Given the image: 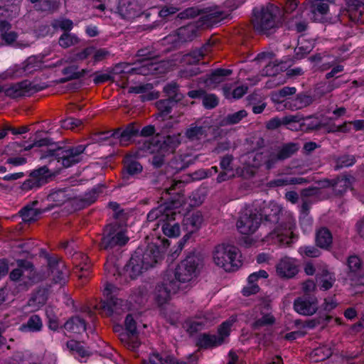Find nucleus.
<instances>
[{
	"label": "nucleus",
	"instance_id": "nucleus-1",
	"mask_svg": "<svg viewBox=\"0 0 364 364\" xmlns=\"http://www.w3.org/2000/svg\"><path fill=\"white\" fill-rule=\"evenodd\" d=\"M261 218V223L266 226L274 225L270 232L272 239H277L281 244L290 245L297 237L294 233L296 218L293 213L283 210L274 201H262L253 206Z\"/></svg>",
	"mask_w": 364,
	"mask_h": 364
},
{
	"label": "nucleus",
	"instance_id": "nucleus-2",
	"mask_svg": "<svg viewBox=\"0 0 364 364\" xmlns=\"http://www.w3.org/2000/svg\"><path fill=\"white\" fill-rule=\"evenodd\" d=\"M109 255L104 268L107 276H120L122 274L129 276L131 279H136L144 271L154 267L161 259V253L158 246H148L144 251L136 249L132 255L129 262L121 269L119 264V255Z\"/></svg>",
	"mask_w": 364,
	"mask_h": 364
},
{
	"label": "nucleus",
	"instance_id": "nucleus-3",
	"mask_svg": "<svg viewBox=\"0 0 364 364\" xmlns=\"http://www.w3.org/2000/svg\"><path fill=\"white\" fill-rule=\"evenodd\" d=\"M203 266L202 255L196 250L188 252L185 258L176 267L175 269H168V276L172 277L179 284L191 282L196 277Z\"/></svg>",
	"mask_w": 364,
	"mask_h": 364
},
{
	"label": "nucleus",
	"instance_id": "nucleus-4",
	"mask_svg": "<svg viewBox=\"0 0 364 364\" xmlns=\"http://www.w3.org/2000/svg\"><path fill=\"white\" fill-rule=\"evenodd\" d=\"M279 8L272 3H268L260 9L255 7L252 9V24L254 28L263 33L274 32L278 27L277 16Z\"/></svg>",
	"mask_w": 364,
	"mask_h": 364
},
{
	"label": "nucleus",
	"instance_id": "nucleus-5",
	"mask_svg": "<svg viewBox=\"0 0 364 364\" xmlns=\"http://www.w3.org/2000/svg\"><path fill=\"white\" fill-rule=\"evenodd\" d=\"M129 238L125 232L117 223H111L103 229L102 235L99 242V248L107 252L117 251L125 246Z\"/></svg>",
	"mask_w": 364,
	"mask_h": 364
},
{
	"label": "nucleus",
	"instance_id": "nucleus-6",
	"mask_svg": "<svg viewBox=\"0 0 364 364\" xmlns=\"http://www.w3.org/2000/svg\"><path fill=\"white\" fill-rule=\"evenodd\" d=\"M87 146L80 144L75 146L48 149L43 157L51 158L60 163L64 168H70L82 159V154Z\"/></svg>",
	"mask_w": 364,
	"mask_h": 364
},
{
	"label": "nucleus",
	"instance_id": "nucleus-7",
	"mask_svg": "<svg viewBox=\"0 0 364 364\" xmlns=\"http://www.w3.org/2000/svg\"><path fill=\"white\" fill-rule=\"evenodd\" d=\"M238 249L233 245H219L213 252L215 264L225 272H235L241 266V260L237 259Z\"/></svg>",
	"mask_w": 364,
	"mask_h": 364
},
{
	"label": "nucleus",
	"instance_id": "nucleus-8",
	"mask_svg": "<svg viewBox=\"0 0 364 364\" xmlns=\"http://www.w3.org/2000/svg\"><path fill=\"white\" fill-rule=\"evenodd\" d=\"M53 176L47 166H40L30 172L29 178L21 185L20 188L24 192L38 190L49 183Z\"/></svg>",
	"mask_w": 364,
	"mask_h": 364
},
{
	"label": "nucleus",
	"instance_id": "nucleus-9",
	"mask_svg": "<svg viewBox=\"0 0 364 364\" xmlns=\"http://www.w3.org/2000/svg\"><path fill=\"white\" fill-rule=\"evenodd\" d=\"M180 289L181 284H179L172 277L168 276V273L165 272L162 282L157 284L156 287V302L159 306H162L166 304L171 299V294L177 293Z\"/></svg>",
	"mask_w": 364,
	"mask_h": 364
},
{
	"label": "nucleus",
	"instance_id": "nucleus-10",
	"mask_svg": "<svg viewBox=\"0 0 364 364\" xmlns=\"http://www.w3.org/2000/svg\"><path fill=\"white\" fill-rule=\"evenodd\" d=\"M102 135H106L102 139L109 140V144L113 143L111 140H118L120 146H126L134 138L139 136V128L134 123H129L124 129L117 128L113 131L103 133Z\"/></svg>",
	"mask_w": 364,
	"mask_h": 364
},
{
	"label": "nucleus",
	"instance_id": "nucleus-11",
	"mask_svg": "<svg viewBox=\"0 0 364 364\" xmlns=\"http://www.w3.org/2000/svg\"><path fill=\"white\" fill-rule=\"evenodd\" d=\"M207 46H209V45H204L200 48H196L184 56V61L189 64L190 66H188L181 70V75L182 77H192L203 72L198 63L205 56L207 52Z\"/></svg>",
	"mask_w": 364,
	"mask_h": 364
},
{
	"label": "nucleus",
	"instance_id": "nucleus-12",
	"mask_svg": "<svg viewBox=\"0 0 364 364\" xmlns=\"http://www.w3.org/2000/svg\"><path fill=\"white\" fill-rule=\"evenodd\" d=\"M181 196H178L177 198H171L168 200L164 205H161L157 208L151 209L146 215V220L148 222H154L159 220L157 225H159V222L164 223L166 219L170 218L171 212H173V209L178 208L182 205V200Z\"/></svg>",
	"mask_w": 364,
	"mask_h": 364
},
{
	"label": "nucleus",
	"instance_id": "nucleus-13",
	"mask_svg": "<svg viewBox=\"0 0 364 364\" xmlns=\"http://www.w3.org/2000/svg\"><path fill=\"white\" fill-rule=\"evenodd\" d=\"M180 144V136L175 134L166 136L156 134L153 139L154 150L164 156L173 154Z\"/></svg>",
	"mask_w": 364,
	"mask_h": 364
},
{
	"label": "nucleus",
	"instance_id": "nucleus-14",
	"mask_svg": "<svg viewBox=\"0 0 364 364\" xmlns=\"http://www.w3.org/2000/svg\"><path fill=\"white\" fill-rule=\"evenodd\" d=\"M136 56L138 61L143 64L138 73L146 75L158 73L159 64L154 51L148 48H141L137 51Z\"/></svg>",
	"mask_w": 364,
	"mask_h": 364
},
{
	"label": "nucleus",
	"instance_id": "nucleus-15",
	"mask_svg": "<svg viewBox=\"0 0 364 364\" xmlns=\"http://www.w3.org/2000/svg\"><path fill=\"white\" fill-rule=\"evenodd\" d=\"M261 224V218L254 208L240 217L237 222V228L242 235H251L258 229Z\"/></svg>",
	"mask_w": 364,
	"mask_h": 364
},
{
	"label": "nucleus",
	"instance_id": "nucleus-16",
	"mask_svg": "<svg viewBox=\"0 0 364 364\" xmlns=\"http://www.w3.org/2000/svg\"><path fill=\"white\" fill-rule=\"evenodd\" d=\"M294 309L303 316H312L318 310V299L315 294H303L294 301Z\"/></svg>",
	"mask_w": 364,
	"mask_h": 364
},
{
	"label": "nucleus",
	"instance_id": "nucleus-17",
	"mask_svg": "<svg viewBox=\"0 0 364 364\" xmlns=\"http://www.w3.org/2000/svg\"><path fill=\"white\" fill-rule=\"evenodd\" d=\"M232 70L227 68H216L198 78V83L206 88H215L218 85L225 80Z\"/></svg>",
	"mask_w": 364,
	"mask_h": 364
},
{
	"label": "nucleus",
	"instance_id": "nucleus-18",
	"mask_svg": "<svg viewBox=\"0 0 364 364\" xmlns=\"http://www.w3.org/2000/svg\"><path fill=\"white\" fill-rule=\"evenodd\" d=\"M142 171L143 166L140 162L134 159H127L122 170L121 184L127 186L133 183L134 179L139 178Z\"/></svg>",
	"mask_w": 364,
	"mask_h": 364
},
{
	"label": "nucleus",
	"instance_id": "nucleus-19",
	"mask_svg": "<svg viewBox=\"0 0 364 364\" xmlns=\"http://www.w3.org/2000/svg\"><path fill=\"white\" fill-rule=\"evenodd\" d=\"M112 284H107L105 289L104 294L106 295V299L101 302V308L106 312L107 315L111 316L114 312L121 309L123 305V300L118 299L112 294Z\"/></svg>",
	"mask_w": 364,
	"mask_h": 364
},
{
	"label": "nucleus",
	"instance_id": "nucleus-20",
	"mask_svg": "<svg viewBox=\"0 0 364 364\" xmlns=\"http://www.w3.org/2000/svg\"><path fill=\"white\" fill-rule=\"evenodd\" d=\"M222 345V338H218L216 334L200 333L196 338V346L200 350H211Z\"/></svg>",
	"mask_w": 364,
	"mask_h": 364
},
{
	"label": "nucleus",
	"instance_id": "nucleus-21",
	"mask_svg": "<svg viewBox=\"0 0 364 364\" xmlns=\"http://www.w3.org/2000/svg\"><path fill=\"white\" fill-rule=\"evenodd\" d=\"M225 12L220 10L219 8H215L213 9H207V11L204 12L202 11V15L200 17V25L207 27L212 26L225 19Z\"/></svg>",
	"mask_w": 364,
	"mask_h": 364
},
{
	"label": "nucleus",
	"instance_id": "nucleus-22",
	"mask_svg": "<svg viewBox=\"0 0 364 364\" xmlns=\"http://www.w3.org/2000/svg\"><path fill=\"white\" fill-rule=\"evenodd\" d=\"M276 271L277 274L282 278H292L298 273L297 267L290 257L281 259L277 264Z\"/></svg>",
	"mask_w": 364,
	"mask_h": 364
},
{
	"label": "nucleus",
	"instance_id": "nucleus-23",
	"mask_svg": "<svg viewBox=\"0 0 364 364\" xmlns=\"http://www.w3.org/2000/svg\"><path fill=\"white\" fill-rule=\"evenodd\" d=\"M268 276V273L264 269L250 274L247 278L249 287H244L242 291L243 296H248L258 293L260 289L256 282L259 279H267Z\"/></svg>",
	"mask_w": 364,
	"mask_h": 364
},
{
	"label": "nucleus",
	"instance_id": "nucleus-24",
	"mask_svg": "<svg viewBox=\"0 0 364 364\" xmlns=\"http://www.w3.org/2000/svg\"><path fill=\"white\" fill-rule=\"evenodd\" d=\"M50 139L49 138H43L39 140H36L33 143L29 144L27 141L22 142H12L10 143L6 149V151L8 154H11V151H19L22 150L29 151L33 147H42L48 146L50 144Z\"/></svg>",
	"mask_w": 364,
	"mask_h": 364
},
{
	"label": "nucleus",
	"instance_id": "nucleus-25",
	"mask_svg": "<svg viewBox=\"0 0 364 364\" xmlns=\"http://www.w3.org/2000/svg\"><path fill=\"white\" fill-rule=\"evenodd\" d=\"M198 32L199 26L195 22L181 26L176 31L178 41L181 43L192 41L197 37Z\"/></svg>",
	"mask_w": 364,
	"mask_h": 364
},
{
	"label": "nucleus",
	"instance_id": "nucleus-26",
	"mask_svg": "<svg viewBox=\"0 0 364 364\" xmlns=\"http://www.w3.org/2000/svg\"><path fill=\"white\" fill-rule=\"evenodd\" d=\"M175 212H171L170 218L161 223L162 232L168 237H177L180 235L181 228L179 224L175 222Z\"/></svg>",
	"mask_w": 364,
	"mask_h": 364
},
{
	"label": "nucleus",
	"instance_id": "nucleus-27",
	"mask_svg": "<svg viewBox=\"0 0 364 364\" xmlns=\"http://www.w3.org/2000/svg\"><path fill=\"white\" fill-rule=\"evenodd\" d=\"M63 328L73 333H82L87 330L85 320L79 316H73L66 321L63 326Z\"/></svg>",
	"mask_w": 364,
	"mask_h": 364
},
{
	"label": "nucleus",
	"instance_id": "nucleus-28",
	"mask_svg": "<svg viewBox=\"0 0 364 364\" xmlns=\"http://www.w3.org/2000/svg\"><path fill=\"white\" fill-rule=\"evenodd\" d=\"M117 12L123 18H132L137 16L136 4L133 0H119Z\"/></svg>",
	"mask_w": 364,
	"mask_h": 364
},
{
	"label": "nucleus",
	"instance_id": "nucleus-29",
	"mask_svg": "<svg viewBox=\"0 0 364 364\" xmlns=\"http://www.w3.org/2000/svg\"><path fill=\"white\" fill-rule=\"evenodd\" d=\"M315 242L317 247L328 250L333 243L331 232L326 227L321 228L316 232Z\"/></svg>",
	"mask_w": 364,
	"mask_h": 364
},
{
	"label": "nucleus",
	"instance_id": "nucleus-30",
	"mask_svg": "<svg viewBox=\"0 0 364 364\" xmlns=\"http://www.w3.org/2000/svg\"><path fill=\"white\" fill-rule=\"evenodd\" d=\"M296 92L295 87L285 86L277 91L272 92L271 100L279 106L277 109H282V106L284 104L285 100L291 97Z\"/></svg>",
	"mask_w": 364,
	"mask_h": 364
},
{
	"label": "nucleus",
	"instance_id": "nucleus-31",
	"mask_svg": "<svg viewBox=\"0 0 364 364\" xmlns=\"http://www.w3.org/2000/svg\"><path fill=\"white\" fill-rule=\"evenodd\" d=\"M28 86V81H21L16 84H12L9 87L4 89V94L6 96L12 99L27 96V88Z\"/></svg>",
	"mask_w": 364,
	"mask_h": 364
},
{
	"label": "nucleus",
	"instance_id": "nucleus-32",
	"mask_svg": "<svg viewBox=\"0 0 364 364\" xmlns=\"http://www.w3.org/2000/svg\"><path fill=\"white\" fill-rule=\"evenodd\" d=\"M71 198L68 188L53 190L48 196V200L53 202V206H60Z\"/></svg>",
	"mask_w": 364,
	"mask_h": 364
},
{
	"label": "nucleus",
	"instance_id": "nucleus-33",
	"mask_svg": "<svg viewBox=\"0 0 364 364\" xmlns=\"http://www.w3.org/2000/svg\"><path fill=\"white\" fill-rule=\"evenodd\" d=\"M43 322L41 318L37 314H33L19 327V330L23 333H36L42 330Z\"/></svg>",
	"mask_w": 364,
	"mask_h": 364
},
{
	"label": "nucleus",
	"instance_id": "nucleus-34",
	"mask_svg": "<svg viewBox=\"0 0 364 364\" xmlns=\"http://www.w3.org/2000/svg\"><path fill=\"white\" fill-rule=\"evenodd\" d=\"M312 16L311 19L315 22L323 23L326 21L325 16L329 11L328 3L326 2H312Z\"/></svg>",
	"mask_w": 364,
	"mask_h": 364
},
{
	"label": "nucleus",
	"instance_id": "nucleus-35",
	"mask_svg": "<svg viewBox=\"0 0 364 364\" xmlns=\"http://www.w3.org/2000/svg\"><path fill=\"white\" fill-rule=\"evenodd\" d=\"M333 192L336 196L343 195L351 186V176L348 175L338 176L334 178Z\"/></svg>",
	"mask_w": 364,
	"mask_h": 364
},
{
	"label": "nucleus",
	"instance_id": "nucleus-36",
	"mask_svg": "<svg viewBox=\"0 0 364 364\" xmlns=\"http://www.w3.org/2000/svg\"><path fill=\"white\" fill-rule=\"evenodd\" d=\"M298 150L299 146L296 143L289 142L284 144L276 149L277 159H280L281 161H284L293 156Z\"/></svg>",
	"mask_w": 364,
	"mask_h": 364
},
{
	"label": "nucleus",
	"instance_id": "nucleus-37",
	"mask_svg": "<svg viewBox=\"0 0 364 364\" xmlns=\"http://www.w3.org/2000/svg\"><path fill=\"white\" fill-rule=\"evenodd\" d=\"M164 92L166 98L176 100L179 102L184 98V95L180 92L179 85L176 82H171L164 87Z\"/></svg>",
	"mask_w": 364,
	"mask_h": 364
},
{
	"label": "nucleus",
	"instance_id": "nucleus-38",
	"mask_svg": "<svg viewBox=\"0 0 364 364\" xmlns=\"http://www.w3.org/2000/svg\"><path fill=\"white\" fill-rule=\"evenodd\" d=\"M355 162L356 159L354 155L346 154L338 156L334 159V170L338 171L343 168L351 167Z\"/></svg>",
	"mask_w": 364,
	"mask_h": 364
},
{
	"label": "nucleus",
	"instance_id": "nucleus-39",
	"mask_svg": "<svg viewBox=\"0 0 364 364\" xmlns=\"http://www.w3.org/2000/svg\"><path fill=\"white\" fill-rule=\"evenodd\" d=\"M66 346L73 355H77L82 358L90 355L89 350L79 341L70 340L67 342Z\"/></svg>",
	"mask_w": 364,
	"mask_h": 364
},
{
	"label": "nucleus",
	"instance_id": "nucleus-40",
	"mask_svg": "<svg viewBox=\"0 0 364 364\" xmlns=\"http://www.w3.org/2000/svg\"><path fill=\"white\" fill-rule=\"evenodd\" d=\"M50 274L53 284L63 285L68 281V269L65 264L60 266L55 270H52Z\"/></svg>",
	"mask_w": 364,
	"mask_h": 364
},
{
	"label": "nucleus",
	"instance_id": "nucleus-41",
	"mask_svg": "<svg viewBox=\"0 0 364 364\" xmlns=\"http://www.w3.org/2000/svg\"><path fill=\"white\" fill-rule=\"evenodd\" d=\"M177 103L176 100L166 98L157 101L156 105L160 116L166 117L171 112L173 107Z\"/></svg>",
	"mask_w": 364,
	"mask_h": 364
},
{
	"label": "nucleus",
	"instance_id": "nucleus-42",
	"mask_svg": "<svg viewBox=\"0 0 364 364\" xmlns=\"http://www.w3.org/2000/svg\"><path fill=\"white\" fill-rule=\"evenodd\" d=\"M301 129L306 132L318 130L321 128V123L318 118L307 117L302 119L300 123Z\"/></svg>",
	"mask_w": 364,
	"mask_h": 364
},
{
	"label": "nucleus",
	"instance_id": "nucleus-43",
	"mask_svg": "<svg viewBox=\"0 0 364 364\" xmlns=\"http://www.w3.org/2000/svg\"><path fill=\"white\" fill-rule=\"evenodd\" d=\"M107 207L113 212L112 218L120 223L127 220L128 215L125 210L120 207V205L115 201H110L107 204Z\"/></svg>",
	"mask_w": 364,
	"mask_h": 364
},
{
	"label": "nucleus",
	"instance_id": "nucleus-44",
	"mask_svg": "<svg viewBox=\"0 0 364 364\" xmlns=\"http://www.w3.org/2000/svg\"><path fill=\"white\" fill-rule=\"evenodd\" d=\"M80 42L79 38L73 33L65 32L60 36L58 44L63 48H68L70 46H75Z\"/></svg>",
	"mask_w": 364,
	"mask_h": 364
},
{
	"label": "nucleus",
	"instance_id": "nucleus-45",
	"mask_svg": "<svg viewBox=\"0 0 364 364\" xmlns=\"http://www.w3.org/2000/svg\"><path fill=\"white\" fill-rule=\"evenodd\" d=\"M247 112L246 110L241 109L236 112L227 114V116L223 119L221 124L223 126L236 124L247 117Z\"/></svg>",
	"mask_w": 364,
	"mask_h": 364
},
{
	"label": "nucleus",
	"instance_id": "nucleus-46",
	"mask_svg": "<svg viewBox=\"0 0 364 364\" xmlns=\"http://www.w3.org/2000/svg\"><path fill=\"white\" fill-rule=\"evenodd\" d=\"M50 26L54 31L60 29L63 33H65L70 32L73 28V22L72 20L65 18H55L51 21Z\"/></svg>",
	"mask_w": 364,
	"mask_h": 364
},
{
	"label": "nucleus",
	"instance_id": "nucleus-47",
	"mask_svg": "<svg viewBox=\"0 0 364 364\" xmlns=\"http://www.w3.org/2000/svg\"><path fill=\"white\" fill-rule=\"evenodd\" d=\"M313 49V45L310 42H299L297 47L294 50L296 59L305 58Z\"/></svg>",
	"mask_w": 364,
	"mask_h": 364
},
{
	"label": "nucleus",
	"instance_id": "nucleus-48",
	"mask_svg": "<svg viewBox=\"0 0 364 364\" xmlns=\"http://www.w3.org/2000/svg\"><path fill=\"white\" fill-rule=\"evenodd\" d=\"M235 322L234 319H228L223 321L218 328V338H222L223 344L225 342V338L228 337L230 334L231 327Z\"/></svg>",
	"mask_w": 364,
	"mask_h": 364
},
{
	"label": "nucleus",
	"instance_id": "nucleus-49",
	"mask_svg": "<svg viewBox=\"0 0 364 364\" xmlns=\"http://www.w3.org/2000/svg\"><path fill=\"white\" fill-rule=\"evenodd\" d=\"M49 290L47 287H39L33 294L31 300L38 304L43 305L48 298Z\"/></svg>",
	"mask_w": 364,
	"mask_h": 364
},
{
	"label": "nucleus",
	"instance_id": "nucleus-50",
	"mask_svg": "<svg viewBox=\"0 0 364 364\" xmlns=\"http://www.w3.org/2000/svg\"><path fill=\"white\" fill-rule=\"evenodd\" d=\"M347 266L350 273L358 274L361 270L363 263L357 255H350L347 259Z\"/></svg>",
	"mask_w": 364,
	"mask_h": 364
},
{
	"label": "nucleus",
	"instance_id": "nucleus-51",
	"mask_svg": "<svg viewBox=\"0 0 364 364\" xmlns=\"http://www.w3.org/2000/svg\"><path fill=\"white\" fill-rule=\"evenodd\" d=\"M332 355L331 349L326 347L315 348L311 353V357L316 362L322 361L328 358Z\"/></svg>",
	"mask_w": 364,
	"mask_h": 364
},
{
	"label": "nucleus",
	"instance_id": "nucleus-52",
	"mask_svg": "<svg viewBox=\"0 0 364 364\" xmlns=\"http://www.w3.org/2000/svg\"><path fill=\"white\" fill-rule=\"evenodd\" d=\"M10 14L8 9L5 7H0V36L4 32L9 31L11 28V24L7 20Z\"/></svg>",
	"mask_w": 364,
	"mask_h": 364
},
{
	"label": "nucleus",
	"instance_id": "nucleus-53",
	"mask_svg": "<svg viewBox=\"0 0 364 364\" xmlns=\"http://www.w3.org/2000/svg\"><path fill=\"white\" fill-rule=\"evenodd\" d=\"M203 106L207 109H212L219 104V98L215 94L210 93L203 95L202 99Z\"/></svg>",
	"mask_w": 364,
	"mask_h": 364
},
{
	"label": "nucleus",
	"instance_id": "nucleus-54",
	"mask_svg": "<svg viewBox=\"0 0 364 364\" xmlns=\"http://www.w3.org/2000/svg\"><path fill=\"white\" fill-rule=\"evenodd\" d=\"M205 133L204 127L202 126L190 127L186 131V136L191 140L199 139Z\"/></svg>",
	"mask_w": 364,
	"mask_h": 364
},
{
	"label": "nucleus",
	"instance_id": "nucleus-55",
	"mask_svg": "<svg viewBox=\"0 0 364 364\" xmlns=\"http://www.w3.org/2000/svg\"><path fill=\"white\" fill-rule=\"evenodd\" d=\"M124 326L126 331L128 332L129 335L132 336L137 335V327L136 322L131 314H128L124 320Z\"/></svg>",
	"mask_w": 364,
	"mask_h": 364
},
{
	"label": "nucleus",
	"instance_id": "nucleus-56",
	"mask_svg": "<svg viewBox=\"0 0 364 364\" xmlns=\"http://www.w3.org/2000/svg\"><path fill=\"white\" fill-rule=\"evenodd\" d=\"M274 322V317L270 314H266L254 322L253 327L257 329L265 326L272 325Z\"/></svg>",
	"mask_w": 364,
	"mask_h": 364
},
{
	"label": "nucleus",
	"instance_id": "nucleus-57",
	"mask_svg": "<svg viewBox=\"0 0 364 364\" xmlns=\"http://www.w3.org/2000/svg\"><path fill=\"white\" fill-rule=\"evenodd\" d=\"M100 193H102L100 187H93L90 190L86 191L82 197L85 199L87 203L91 205L96 202Z\"/></svg>",
	"mask_w": 364,
	"mask_h": 364
},
{
	"label": "nucleus",
	"instance_id": "nucleus-58",
	"mask_svg": "<svg viewBox=\"0 0 364 364\" xmlns=\"http://www.w3.org/2000/svg\"><path fill=\"white\" fill-rule=\"evenodd\" d=\"M110 55L109 51L106 48H96L95 47V51L92 54V63L93 65H95L98 63L104 60L107 56Z\"/></svg>",
	"mask_w": 364,
	"mask_h": 364
},
{
	"label": "nucleus",
	"instance_id": "nucleus-59",
	"mask_svg": "<svg viewBox=\"0 0 364 364\" xmlns=\"http://www.w3.org/2000/svg\"><path fill=\"white\" fill-rule=\"evenodd\" d=\"M46 259L47 260L49 272H51L52 270H55L60 266L65 264L64 262L58 256L55 255H50L47 254L46 255Z\"/></svg>",
	"mask_w": 364,
	"mask_h": 364
},
{
	"label": "nucleus",
	"instance_id": "nucleus-60",
	"mask_svg": "<svg viewBox=\"0 0 364 364\" xmlns=\"http://www.w3.org/2000/svg\"><path fill=\"white\" fill-rule=\"evenodd\" d=\"M22 219L25 222H33L36 220L35 216L38 215V211L32 208L24 207L20 210Z\"/></svg>",
	"mask_w": 364,
	"mask_h": 364
},
{
	"label": "nucleus",
	"instance_id": "nucleus-61",
	"mask_svg": "<svg viewBox=\"0 0 364 364\" xmlns=\"http://www.w3.org/2000/svg\"><path fill=\"white\" fill-rule=\"evenodd\" d=\"M301 255L308 257H318L321 255V251L314 246L301 247L299 250Z\"/></svg>",
	"mask_w": 364,
	"mask_h": 364
},
{
	"label": "nucleus",
	"instance_id": "nucleus-62",
	"mask_svg": "<svg viewBox=\"0 0 364 364\" xmlns=\"http://www.w3.org/2000/svg\"><path fill=\"white\" fill-rule=\"evenodd\" d=\"M283 108L290 110H297L302 109V107L296 95L285 100L284 104L282 106L281 109Z\"/></svg>",
	"mask_w": 364,
	"mask_h": 364
},
{
	"label": "nucleus",
	"instance_id": "nucleus-63",
	"mask_svg": "<svg viewBox=\"0 0 364 364\" xmlns=\"http://www.w3.org/2000/svg\"><path fill=\"white\" fill-rule=\"evenodd\" d=\"M202 11L203 10L199 9L198 7H188L180 12L178 16L182 19L193 18L200 14H202Z\"/></svg>",
	"mask_w": 364,
	"mask_h": 364
},
{
	"label": "nucleus",
	"instance_id": "nucleus-64",
	"mask_svg": "<svg viewBox=\"0 0 364 364\" xmlns=\"http://www.w3.org/2000/svg\"><path fill=\"white\" fill-rule=\"evenodd\" d=\"M278 161H281L277 159V153L272 151L265 156L264 165L267 170H271L275 167V165Z\"/></svg>",
	"mask_w": 364,
	"mask_h": 364
}]
</instances>
